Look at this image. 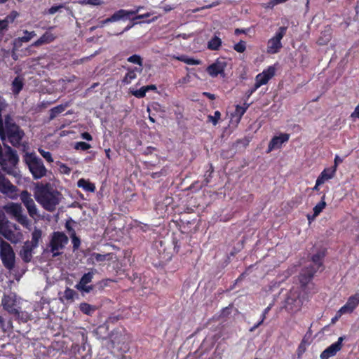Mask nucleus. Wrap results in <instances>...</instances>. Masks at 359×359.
Here are the masks:
<instances>
[{
	"label": "nucleus",
	"mask_w": 359,
	"mask_h": 359,
	"mask_svg": "<svg viewBox=\"0 0 359 359\" xmlns=\"http://www.w3.org/2000/svg\"><path fill=\"white\" fill-rule=\"evenodd\" d=\"M146 93H147V91H146V89L144 88V86L132 92L133 95L137 98L144 97L146 95Z\"/></svg>",
	"instance_id": "50"
},
{
	"label": "nucleus",
	"mask_w": 359,
	"mask_h": 359,
	"mask_svg": "<svg viewBox=\"0 0 359 359\" xmlns=\"http://www.w3.org/2000/svg\"><path fill=\"white\" fill-rule=\"evenodd\" d=\"M18 15L19 14L17 11H13L4 20L9 25L10 23H13Z\"/></svg>",
	"instance_id": "41"
},
{
	"label": "nucleus",
	"mask_w": 359,
	"mask_h": 359,
	"mask_svg": "<svg viewBox=\"0 0 359 359\" xmlns=\"http://www.w3.org/2000/svg\"><path fill=\"white\" fill-rule=\"evenodd\" d=\"M42 232L39 229H34L32 233V241H29V244L32 245L33 247L37 248L39 242L41 238Z\"/></svg>",
	"instance_id": "28"
},
{
	"label": "nucleus",
	"mask_w": 359,
	"mask_h": 359,
	"mask_svg": "<svg viewBox=\"0 0 359 359\" xmlns=\"http://www.w3.org/2000/svg\"><path fill=\"white\" fill-rule=\"evenodd\" d=\"M0 257L4 266L8 270H11L15 266V253L11 245L1 241L0 245Z\"/></svg>",
	"instance_id": "8"
},
{
	"label": "nucleus",
	"mask_w": 359,
	"mask_h": 359,
	"mask_svg": "<svg viewBox=\"0 0 359 359\" xmlns=\"http://www.w3.org/2000/svg\"><path fill=\"white\" fill-rule=\"evenodd\" d=\"M76 292L69 287H67L64 292L63 296L61 299H64L67 302H73L75 296H76Z\"/></svg>",
	"instance_id": "31"
},
{
	"label": "nucleus",
	"mask_w": 359,
	"mask_h": 359,
	"mask_svg": "<svg viewBox=\"0 0 359 359\" xmlns=\"http://www.w3.org/2000/svg\"><path fill=\"white\" fill-rule=\"evenodd\" d=\"M20 198L24 205L26 207L29 215L34 219L36 217H38L37 208L32 198L31 194L27 190H24L20 193Z\"/></svg>",
	"instance_id": "12"
},
{
	"label": "nucleus",
	"mask_w": 359,
	"mask_h": 359,
	"mask_svg": "<svg viewBox=\"0 0 359 359\" xmlns=\"http://www.w3.org/2000/svg\"><path fill=\"white\" fill-rule=\"evenodd\" d=\"M325 200V194H323L321 197L320 201L317 203L313 208V214L312 215V219H314L317 216H318L326 207L327 204Z\"/></svg>",
	"instance_id": "25"
},
{
	"label": "nucleus",
	"mask_w": 359,
	"mask_h": 359,
	"mask_svg": "<svg viewBox=\"0 0 359 359\" xmlns=\"http://www.w3.org/2000/svg\"><path fill=\"white\" fill-rule=\"evenodd\" d=\"M91 147L90 144L85 142H78L75 144L74 149L86 151Z\"/></svg>",
	"instance_id": "42"
},
{
	"label": "nucleus",
	"mask_w": 359,
	"mask_h": 359,
	"mask_svg": "<svg viewBox=\"0 0 359 359\" xmlns=\"http://www.w3.org/2000/svg\"><path fill=\"white\" fill-rule=\"evenodd\" d=\"M214 172V168L212 164H210L209 169L206 170L204 177H205V184H208L210 183V180L212 177V173Z\"/></svg>",
	"instance_id": "44"
},
{
	"label": "nucleus",
	"mask_w": 359,
	"mask_h": 359,
	"mask_svg": "<svg viewBox=\"0 0 359 359\" xmlns=\"http://www.w3.org/2000/svg\"><path fill=\"white\" fill-rule=\"evenodd\" d=\"M93 278V273L92 272H88L84 273L80 279V281L76 285H87L90 283Z\"/></svg>",
	"instance_id": "34"
},
{
	"label": "nucleus",
	"mask_w": 359,
	"mask_h": 359,
	"mask_svg": "<svg viewBox=\"0 0 359 359\" xmlns=\"http://www.w3.org/2000/svg\"><path fill=\"white\" fill-rule=\"evenodd\" d=\"M40 154L49 163L53 162V158L50 152L46 151L43 149H39Z\"/></svg>",
	"instance_id": "51"
},
{
	"label": "nucleus",
	"mask_w": 359,
	"mask_h": 359,
	"mask_svg": "<svg viewBox=\"0 0 359 359\" xmlns=\"http://www.w3.org/2000/svg\"><path fill=\"white\" fill-rule=\"evenodd\" d=\"M6 151H0V165L4 171L11 175H16V165L19 161L18 156L11 147H6Z\"/></svg>",
	"instance_id": "4"
},
{
	"label": "nucleus",
	"mask_w": 359,
	"mask_h": 359,
	"mask_svg": "<svg viewBox=\"0 0 359 359\" xmlns=\"http://www.w3.org/2000/svg\"><path fill=\"white\" fill-rule=\"evenodd\" d=\"M24 86V79L20 76H16L12 82L11 90L15 95H18Z\"/></svg>",
	"instance_id": "20"
},
{
	"label": "nucleus",
	"mask_w": 359,
	"mask_h": 359,
	"mask_svg": "<svg viewBox=\"0 0 359 359\" xmlns=\"http://www.w3.org/2000/svg\"><path fill=\"white\" fill-rule=\"evenodd\" d=\"M335 168H325L317 178V184L322 185L325 183V181L333 178L335 175Z\"/></svg>",
	"instance_id": "17"
},
{
	"label": "nucleus",
	"mask_w": 359,
	"mask_h": 359,
	"mask_svg": "<svg viewBox=\"0 0 359 359\" xmlns=\"http://www.w3.org/2000/svg\"><path fill=\"white\" fill-rule=\"evenodd\" d=\"M24 136V130L15 123L14 118L10 114L6 115L4 125L0 130L1 140H7L13 147H18L21 145Z\"/></svg>",
	"instance_id": "2"
},
{
	"label": "nucleus",
	"mask_w": 359,
	"mask_h": 359,
	"mask_svg": "<svg viewBox=\"0 0 359 359\" xmlns=\"http://www.w3.org/2000/svg\"><path fill=\"white\" fill-rule=\"evenodd\" d=\"M136 72H137L135 69H128V72L126 74L125 76L123 77L122 81L123 83L129 84L131 83L133 80L136 79Z\"/></svg>",
	"instance_id": "29"
},
{
	"label": "nucleus",
	"mask_w": 359,
	"mask_h": 359,
	"mask_svg": "<svg viewBox=\"0 0 359 359\" xmlns=\"http://www.w3.org/2000/svg\"><path fill=\"white\" fill-rule=\"evenodd\" d=\"M9 212L16 218L22 212V207L18 203H12L9 208Z\"/></svg>",
	"instance_id": "33"
},
{
	"label": "nucleus",
	"mask_w": 359,
	"mask_h": 359,
	"mask_svg": "<svg viewBox=\"0 0 359 359\" xmlns=\"http://www.w3.org/2000/svg\"><path fill=\"white\" fill-rule=\"evenodd\" d=\"M227 61L225 57H218L212 64L206 68V72L212 78L220 75L225 77V69L227 67Z\"/></svg>",
	"instance_id": "10"
},
{
	"label": "nucleus",
	"mask_w": 359,
	"mask_h": 359,
	"mask_svg": "<svg viewBox=\"0 0 359 359\" xmlns=\"http://www.w3.org/2000/svg\"><path fill=\"white\" fill-rule=\"evenodd\" d=\"M125 13V11H116L113 15H111L110 17L101 20L99 23L98 27H103L106 24L116 22L121 20H123V15Z\"/></svg>",
	"instance_id": "19"
},
{
	"label": "nucleus",
	"mask_w": 359,
	"mask_h": 359,
	"mask_svg": "<svg viewBox=\"0 0 359 359\" xmlns=\"http://www.w3.org/2000/svg\"><path fill=\"white\" fill-rule=\"evenodd\" d=\"M174 58L189 65H198L201 64V60L193 57H189L185 55L174 57Z\"/></svg>",
	"instance_id": "26"
},
{
	"label": "nucleus",
	"mask_w": 359,
	"mask_h": 359,
	"mask_svg": "<svg viewBox=\"0 0 359 359\" xmlns=\"http://www.w3.org/2000/svg\"><path fill=\"white\" fill-rule=\"evenodd\" d=\"M245 239L240 241L237 245L233 247V250L230 252L231 256H235L237 253H238L243 248H244Z\"/></svg>",
	"instance_id": "39"
},
{
	"label": "nucleus",
	"mask_w": 359,
	"mask_h": 359,
	"mask_svg": "<svg viewBox=\"0 0 359 359\" xmlns=\"http://www.w3.org/2000/svg\"><path fill=\"white\" fill-rule=\"evenodd\" d=\"M69 239L66 234L61 231H54L51 235L49 243L50 250L53 256H58L61 254L60 250L64 249L68 243Z\"/></svg>",
	"instance_id": "7"
},
{
	"label": "nucleus",
	"mask_w": 359,
	"mask_h": 359,
	"mask_svg": "<svg viewBox=\"0 0 359 359\" xmlns=\"http://www.w3.org/2000/svg\"><path fill=\"white\" fill-rule=\"evenodd\" d=\"M222 40L219 36H214L208 42L207 48L211 50H218L222 46Z\"/></svg>",
	"instance_id": "27"
},
{
	"label": "nucleus",
	"mask_w": 359,
	"mask_h": 359,
	"mask_svg": "<svg viewBox=\"0 0 359 359\" xmlns=\"http://www.w3.org/2000/svg\"><path fill=\"white\" fill-rule=\"evenodd\" d=\"M127 61L130 63H133L139 65L138 67H135L137 72L141 73L143 70V59L140 55L134 54L127 58Z\"/></svg>",
	"instance_id": "23"
},
{
	"label": "nucleus",
	"mask_w": 359,
	"mask_h": 359,
	"mask_svg": "<svg viewBox=\"0 0 359 359\" xmlns=\"http://www.w3.org/2000/svg\"><path fill=\"white\" fill-rule=\"evenodd\" d=\"M114 280L111 279H104L101 281H100L97 285L100 287V290H103L104 287H107L108 285L109 282H113Z\"/></svg>",
	"instance_id": "58"
},
{
	"label": "nucleus",
	"mask_w": 359,
	"mask_h": 359,
	"mask_svg": "<svg viewBox=\"0 0 359 359\" xmlns=\"http://www.w3.org/2000/svg\"><path fill=\"white\" fill-rule=\"evenodd\" d=\"M8 28V25L4 20H0V32H4V31H6Z\"/></svg>",
	"instance_id": "62"
},
{
	"label": "nucleus",
	"mask_w": 359,
	"mask_h": 359,
	"mask_svg": "<svg viewBox=\"0 0 359 359\" xmlns=\"http://www.w3.org/2000/svg\"><path fill=\"white\" fill-rule=\"evenodd\" d=\"M276 74V69L273 66H269L267 69H264L262 73L256 76L255 83L257 87H261L266 84Z\"/></svg>",
	"instance_id": "14"
},
{
	"label": "nucleus",
	"mask_w": 359,
	"mask_h": 359,
	"mask_svg": "<svg viewBox=\"0 0 359 359\" xmlns=\"http://www.w3.org/2000/svg\"><path fill=\"white\" fill-rule=\"evenodd\" d=\"M72 243L73 245V250L76 251L79 249L81 245V239L76 236V233H71Z\"/></svg>",
	"instance_id": "37"
},
{
	"label": "nucleus",
	"mask_w": 359,
	"mask_h": 359,
	"mask_svg": "<svg viewBox=\"0 0 359 359\" xmlns=\"http://www.w3.org/2000/svg\"><path fill=\"white\" fill-rule=\"evenodd\" d=\"M84 2L93 6H100L103 4L102 0H84Z\"/></svg>",
	"instance_id": "60"
},
{
	"label": "nucleus",
	"mask_w": 359,
	"mask_h": 359,
	"mask_svg": "<svg viewBox=\"0 0 359 359\" xmlns=\"http://www.w3.org/2000/svg\"><path fill=\"white\" fill-rule=\"evenodd\" d=\"M6 107V103L4 100L0 97V130H1V127L4 125V118L2 117V110Z\"/></svg>",
	"instance_id": "49"
},
{
	"label": "nucleus",
	"mask_w": 359,
	"mask_h": 359,
	"mask_svg": "<svg viewBox=\"0 0 359 359\" xmlns=\"http://www.w3.org/2000/svg\"><path fill=\"white\" fill-rule=\"evenodd\" d=\"M24 161L27 165L34 179H41L46 175L47 169L43 165V161L34 153H26L24 156Z\"/></svg>",
	"instance_id": "5"
},
{
	"label": "nucleus",
	"mask_w": 359,
	"mask_h": 359,
	"mask_svg": "<svg viewBox=\"0 0 359 359\" xmlns=\"http://www.w3.org/2000/svg\"><path fill=\"white\" fill-rule=\"evenodd\" d=\"M247 111V107H241L238 104L236 106L235 109V116H238L239 119L242 118V116L244 115V114Z\"/></svg>",
	"instance_id": "45"
},
{
	"label": "nucleus",
	"mask_w": 359,
	"mask_h": 359,
	"mask_svg": "<svg viewBox=\"0 0 359 359\" xmlns=\"http://www.w3.org/2000/svg\"><path fill=\"white\" fill-rule=\"evenodd\" d=\"M75 287L81 292L89 293L91 291H93L94 286L83 285H76Z\"/></svg>",
	"instance_id": "48"
},
{
	"label": "nucleus",
	"mask_w": 359,
	"mask_h": 359,
	"mask_svg": "<svg viewBox=\"0 0 359 359\" xmlns=\"http://www.w3.org/2000/svg\"><path fill=\"white\" fill-rule=\"evenodd\" d=\"M36 248V247H33L32 245L29 244V241H26L22 246V250H20V255L22 260L28 263L32 259V252L34 249Z\"/></svg>",
	"instance_id": "16"
},
{
	"label": "nucleus",
	"mask_w": 359,
	"mask_h": 359,
	"mask_svg": "<svg viewBox=\"0 0 359 359\" xmlns=\"http://www.w3.org/2000/svg\"><path fill=\"white\" fill-rule=\"evenodd\" d=\"M81 136L83 140L87 141H91L93 140L92 135L88 132L82 133Z\"/></svg>",
	"instance_id": "64"
},
{
	"label": "nucleus",
	"mask_w": 359,
	"mask_h": 359,
	"mask_svg": "<svg viewBox=\"0 0 359 359\" xmlns=\"http://www.w3.org/2000/svg\"><path fill=\"white\" fill-rule=\"evenodd\" d=\"M62 8H64L63 4L53 6L48 10V13L50 15H53L56 12L59 11Z\"/></svg>",
	"instance_id": "55"
},
{
	"label": "nucleus",
	"mask_w": 359,
	"mask_h": 359,
	"mask_svg": "<svg viewBox=\"0 0 359 359\" xmlns=\"http://www.w3.org/2000/svg\"><path fill=\"white\" fill-rule=\"evenodd\" d=\"M346 304L355 310L359 304V293L357 292L349 297Z\"/></svg>",
	"instance_id": "30"
},
{
	"label": "nucleus",
	"mask_w": 359,
	"mask_h": 359,
	"mask_svg": "<svg viewBox=\"0 0 359 359\" xmlns=\"http://www.w3.org/2000/svg\"><path fill=\"white\" fill-rule=\"evenodd\" d=\"M351 118L353 119L358 118L359 119V104H358L354 111L351 114Z\"/></svg>",
	"instance_id": "61"
},
{
	"label": "nucleus",
	"mask_w": 359,
	"mask_h": 359,
	"mask_svg": "<svg viewBox=\"0 0 359 359\" xmlns=\"http://www.w3.org/2000/svg\"><path fill=\"white\" fill-rule=\"evenodd\" d=\"M353 311L354 309H352V308L349 306L347 304H345L339 310V313H341L342 315L346 313H351Z\"/></svg>",
	"instance_id": "53"
},
{
	"label": "nucleus",
	"mask_w": 359,
	"mask_h": 359,
	"mask_svg": "<svg viewBox=\"0 0 359 359\" xmlns=\"http://www.w3.org/2000/svg\"><path fill=\"white\" fill-rule=\"evenodd\" d=\"M143 8V6H137L135 10H125V9H120V11H125V13L123 15V20L127 19H130L131 15H135L140 10Z\"/></svg>",
	"instance_id": "35"
},
{
	"label": "nucleus",
	"mask_w": 359,
	"mask_h": 359,
	"mask_svg": "<svg viewBox=\"0 0 359 359\" xmlns=\"http://www.w3.org/2000/svg\"><path fill=\"white\" fill-rule=\"evenodd\" d=\"M245 239L240 241L237 245L233 247V250L230 252L231 256H235L237 253H238L243 248H244Z\"/></svg>",
	"instance_id": "38"
},
{
	"label": "nucleus",
	"mask_w": 359,
	"mask_h": 359,
	"mask_svg": "<svg viewBox=\"0 0 359 359\" xmlns=\"http://www.w3.org/2000/svg\"><path fill=\"white\" fill-rule=\"evenodd\" d=\"M139 23L137 21H131L121 32L118 33L117 35L121 34L128 30H130L134 25Z\"/></svg>",
	"instance_id": "57"
},
{
	"label": "nucleus",
	"mask_w": 359,
	"mask_h": 359,
	"mask_svg": "<svg viewBox=\"0 0 359 359\" xmlns=\"http://www.w3.org/2000/svg\"><path fill=\"white\" fill-rule=\"evenodd\" d=\"M344 339V336L339 337L336 342L332 344L320 353V358L329 359L330 358L336 355V354L341 350Z\"/></svg>",
	"instance_id": "13"
},
{
	"label": "nucleus",
	"mask_w": 359,
	"mask_h": 359,
	"mask_svg": "<svg viewBox=\"0 0 359 359\" xmlns=\"http://www.w3.org/2000/svg\"><path fill=\"white\" fill-rule=\"evenodd\" d=\"M25 36H22L21 38L25 42L29 41L33 37H34L36 34L34 31L29 32L27 30L24 31Z\"/></svg>",
	"instance_id": "47"
},
{
	"label": "nucleus",
	"mask_w": 359,
	"mask_h": 359,
	"mask_svg": "<svg viewBox=\"0 0 359 359\" xmlns=\"http://www.w3.org/2000/svg\"><path fill=\"white\" fill-rule=\"evenodd\" d=\"M130 336L126 331H114L110 335L111 352L114 353H127L130 349Z\"/></svg>",
	"instance_id": "3"
},
{
	"label": "nucleus",
	"mask_w": 359,
	"mask_h": 359,
	"mask_svg": "<svg viewBox=\"0 0 359 359\" xmlns=\"http://www.w3.org/2000/svg\"><path fill=\"white\" fill-rule=\"evenodd\" d=\"M290 139V134L280 133L278 136L272 137L269 143L266 153H270L274 149H280L283 143L287 142Z\"/></svg>",
	"instance_id": "15"
},
{
	"label": "nucleus",
	"mask_w": 359,
	"mask_h": 359,
	"mask_svg": "<svg viewBox=\"0 0 359 359\" xmlns=\"http://www.w3.org/2000/svg\"><path fill=\"white\" fill-rule=\"evenodd\" d=\"M79 309L82 313L87 315H91V313L95 310L92 305L86 302L81 303Z\"/></svg>",
	"instance_id": "32"
},
{
	"label": "nucleus",
	"mask_w": 359,
	"mask_h": 359,
	"mask_svg": "<svg viewBox=\"0 0 359 359\" xmlns=\"http://www.w3.org/2000/svg\"><path fill=\"white\" fill-rule=\"evenodd\" d=\"M109 256V254L102 255L100 253L93 252L91 255V257L97 262H102L107 259V257Z\"/></svg>",
	"instance_id": "43"
},
{
	"label": "nucleus",
	"mask_w": 359,
	"mask_h": 359,
	"mask_svg": "<svg viewBox=\"0 0 359 359\" xmlns=\"http://www.w3.org/2000/svg\"><path fill=\"white\" fill-rule=\"evenodd\" d=\"M221 114L219 111H215L214 116H208V120L212 122L214 126H216L220 119Z\"/></svg>",
	"instance_id": "46"
},
{
	"label": "nucleus",
	"mask_w": 359,
	"mask_h": 359,
	"mask_svg": "<svg viewBox=\"0 0 359 359\" xmlns=\"http://www.w3.org/2000/svg\"><path fill=\"white\" fill-rule=\"evenodd\" d=\"M325 256V255L324 252L319 251L311 257V261L313 263V264L311 265L318 268V271L323 265V259Z\"/></svg>",
	"instance_id": "22"
},
{
	"label": "nucleus",
	"mask_w": 359,
	"mask_h": 359,
	"mask_svg": "<svg viewBox=\"0 0 359 359\" xmlns=\"http://www.w3.org/2000/svg\"><path fill=\"white\" fill-rule=\"evenodd\" d=\"M36 201L47 211L53 212L60 203L61 193L50 182H38L34 187Z\"/></svg>",
	"instance_id": "1"
},
{
	"label": "nucleus",
	"mask_w": 359,
	"mask_h": 359,
	"mask_svg": "<svg viewBox=\"0 0 359 359\" xmlns=\"http://www.w3.org/2000/svg\"><path fill=\"white\" fill-rule=\"evenodd\" d=\"M233 49L236 52L242 53L246 50V43L244 41L241 40L233 46Z\"/></svg>",
	"instance_id": "40"
},
{
	"label": "nucleus",
	"mask_w": 359,
	"mask_h": 359,
	"mask_svg": "<svg viewBox=\"0 0 359 359\" xmlns=\"http://www.w3.org/2000/svg\"><path fill=\"white\" fill-rule=\"evenodd\" d=\"M74 222L72 219H69L67 220L66 223H65V228H66L67 231H68V233H69L70 236H71V233H76L75 230L72 226V223H74Z\"/></svg>",
	"instance_id": "54"
},
{
	"label": "nucleus",
	"mask_w": 359,
	"mask_h": 359,
	"mask_svg": "<svg viewBox=\"0 0 359 359\" xmlns=\"http://www.w3.org/2000/svg\"><path fill=\"white\" fill-rule=\"evenodd\" d=\"M1 305L3 309L10 315H12L15 320L26 321V319L22 316L23 313L21 311L20 302L15 294H4L1 299Z\"/></svg>",
	"instance_id": "6"
},
{
	"label": "nucleus",
	"mask_w": 359,
	"mask_h": 359,
	"mask_svg": "<svg viewBox=\"0 0 359 359\" xmlns=\"http://www.w3.org/2000/svg\"><path fill=\"white\" fill-rule=\"evenodd\" d=\"M77 186L79 188H82L86 191L94 192L95 191V184L90 182L89 180H86L83 178L80 179L77 182Z\"/></svg>",
	"instance_id": "24"
},
{
	"label": "nucleus",
	"mask_w": 359,
	"mask_h": 359,
	"mask_svg": "<svg viewBox=\"0 0 359 359\" xmlns=\"http://www.w3.org/2000/svg\"><path fill=\"white\" fill-rule=\"evenodd\" d=\"M259 87L256 86V83H255L254 86L250 88L246 93L247 99H248Z\"/></svg>",
	"instance_id": "63"
},
{
	"label": "nucleus",
	"mask_w": 359,
	"mask_h": 359,
	"mask_svg": "<svg viewBox=\"0 0 359 359\" xmlns=\"http://www.w3.org/2000/svg\"><path fill=\"white\" fill-rule=\"evenodd\" d=\"M69 107V103L59 104L55 107H53L49 111V119L53 120L57 117L60 114L62 113L67 107Z\"/></svg>",
	"instance_id": "21"
},
{
	"label": "nucleus",
	"mask_w": 359,
	"mask_h": 359,
	"mask_svg": "<svg viewBox=\"0 0 359 359\" xmlns=\"http://www.w3.org/2000/svg\"><path fill=\"white\" fill-rule=\"evenodd\" d=\"M150 16H151V13H147L141 14V15H135V17L130 18V20L131 21H137V20H141V19H143V18H149Z\"/></svg>",
	"instance_id": "56"
},
{
	"label": "nucleus",
	"mask_w": 359,
	"mask_h": 359,
	"mask_svg": "<svg viewBox=\"0 0 359 359\" xmlns=\"http://www.w3.org/2000/svg\"><path fill=\"white\" fill-rule=\"evenodd\" d=\"M287 27H280L274 36L270 39L267 42V53L275 54L279 52L282 48L281 39L286 34Z\"/></svg>",
	"instance_id": "9"
},
{
	"label": "nucleus",
	"mask_w": 359,
	"mask_h": 359,
	"mask_svg": "<svg viewBox=\"0 0 359 359\" xmlns=\"http://www.w3.org/2000/svg\"><path fill=\"white\" fill-rule=\"evenodd\" d=\"M25 43L21 37L16 38L13 40V51L18 50Z\"/></svg>",
	"instance_id": "52"
},
{
	"label": "nucleus",
	"mask_w": 359,
	"mask_h": 359,
	"mask_svg": "<svg viewBox=\"0 0 359 359\" xmlns=\"http://www.w3.org/2000/svg\"><path fill=\"white\" fill-rule=\"evenodd\" d=\"M56 36L50 32H46L38 40L34 41L32 46L39 47L43 44H48L53 42Z\"/></svg>",
	"instance_id": "18"
},
{
	"label": "nucleus",
	"mask_w": 359,
	"mask_h": 359,
	"mask_svg": "<svg viewBox=\"0 0 359 359\" xmlns=\"http://www.w3.org/2000/svg\"><path fill=\"white\" fill-rule=\"evenodd\" d=\"M15 219L18 223H20L25 227H28L30 224V222L28 219L27 217L25 215H23L22 212L20 215H18Z\"/></svg>",
	"instance_id": "36"
},
{
	"label": "nucleus",
	"mask_w": 359,
	"mask_h": 359,
	"mask_svg": "<svg viewBox=\"0 0 359 359\" xmlns=\"http://www.w3.org/2000/svg\"><path fill=\"white\" fill-rule=\"evenodd\" d=\"M317 271L318 268H316L311 264L302 269L298 276V280L302 290L304 291L306 289L307 285L312 281Z\"/></svg>",
	"instance_id": "11"
},
{
	"label": "nucleus",
	"mask_w": 359,
	"mask_h": 359,
	"mask_svg": "<svg viewBox=\"0 0 359 359\" xmlns=\"http://www.w3.org/2000/svg\"><path fill=\"white\" fill-rule=\"evenodd\" d=\"M176 107H177V110L175 111V114L176 116V118L178 119L182 118L183 116L182 107H180L179 104H176Z\"/></svg>",
	"instance_id": "59"
}]
</instances>
